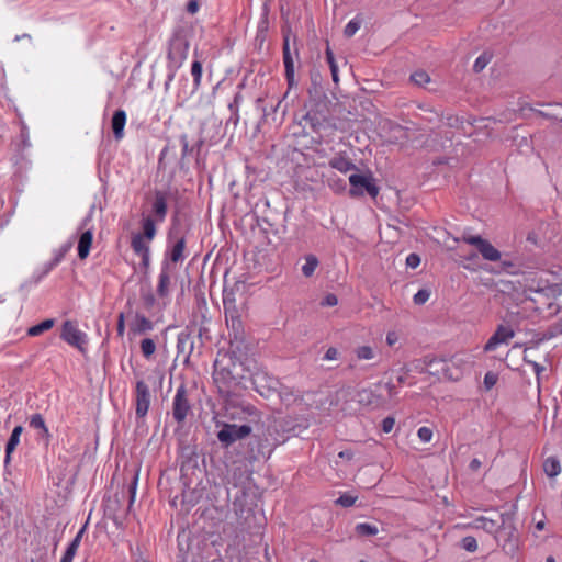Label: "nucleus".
I'll return each instance as SVG.
<instances>
[{
    "mask_svg": "<svg viewBox=\"0 0 562 562\" xmlns=\"http://www.w3.org/2000/svg\"><path fill=\"white\" fill-rule=\"evenodd\" d=\"M199 8H200V4H199L198 0H189L187 3V12L190 14L196 13Z\"/></svg>",
    "mask_w": 562,
    "mask_h": 562,
    "instance_id": "60",
    "label": "nucleus"
},
{
    "mask_svg": "<svg viewBox=\"0 0 562 562\" xmlns=\"http://www.w3.org/2000/svg\"><path fill=\"white\" fill-rule=\"evenodd\" d=\"M526 292L530 294L527 299L533 304V310L540 316L550 318L559 315L562 310V285L561 284H544L540 283L537 286L533 284L528 285Z\"/></svg>",
    "mask_w": 562,
    "mask_h": 562,
    "instance_id": "2",
    "label": "nucleus"
},
{
    "mask_svg": "<svg viewBox=\"0 0 562 562\" xmlns=\"http://www.w3.org/2000/svg\"><path fill=\"white\" fill-rule=\"evenodd\" d=\"M328 166L335 170H338L341 173H347L349 171H358V167L351 160L346 151H340L334 155L328 160Z\"/></svg>",
    "mask_w": 562,
    "mask_h": 562,
    "instance_id": "19",
    "label": "nucleus"
},
{
    "mask_svg": "<svg viewBox=\"0 0 562 562\" xmlns=\"http://www.w3.org/2000/svg\"><path fill=\"white\" fill-rule=\"evenodd\" d=\"M325 55H326V60H327V63L329 65V68H330L333 81L335 83H338V81H339L338 66L336 64L334 53H333L331 48L329 47L328 43H327V47H326V50H325Z\"/></svg>",
    "mask_w": 562,
    "mask_h": 562,
    "instance_id": "35",
    "label": "nucleus"
},
{
    "mask_svg": "<svg viewBox=\"0 0 562 562\" xmlns=\"http://www.w3.org/2000/svg\"><path fill=\"white\" fill-rule=\"evenodd\" d=\"M461 548L468 552H475L477 549V541L474 537L467 536L461 540Z\"/></svg>",
    "mask_w": 562,
    "mask_h": 562,
    "instance_id": "48",
    "label": "nucleus"
},
{
    "mask_svg": "<svg viewBox=\"0 0 562 562\" xmlns=\"http://www.w3.org/2000/svg\"><path fill=\"white\" fill-rule=\"evenodd\" d=\"M356 401L369 409H379L385 406V397L373 389H362L357 392Z\"/></svg>",
    "mask_w": 562,
    "mask_h": 562,
    "instance_id": "16",
    "label": "nucleus"
},
{
    "mask_svg": "<svg viewBox=\"0 0 562 562\" xmlns=\"http://www.w3.org/2000/svg\"><path fill=\"white\" fill-rule=\"evenodd\" d=\"M251 382L255 390L263 397H270L274 393H280V381L265 371L255 372L251 375Z\"/></svg>",
    "mask_w": 562,
    "mask_h": 562,
    "instance_id": "12",
    "label": "nucleus"
},
{
    "mask_svg": "<svg viewBox=\"0 0 562 562\" xmlns=\"http://www.w3.org/2000/svg\"><path fill=\"white\" fill-rule=\"evenodd\" d=\"M338 357V350L335 347H329L324 356L326 360H335Z\"/></svg>",
    "mask_w": 562,
    "mask_h": 562,
    "instance_id": "61",
    "label": "nucleus"
},
{
    "mask_svg": "<svg viewBox=\"0 0 562 562\" xmlns=\"http://www.w3.org/2000/svg\"><path fill=\"white\" fill-rule=\"evenodd\" d=\"M481 467H482V461L480 459H477V458L472 459L470 464H469V469L472 472H477Z\"/></svg>",
    "mask_w": 562,
    "mask_h": 562,
    "instance_id": "62",
    "label": "nucleus"
},
{
    "mask_svg": "<svg viewBox=\"0 0 562 562\" xmlns=\"http://www.w3.org/2000/svg\"><path fill=\"white\" fill-rule=\"evenodd\" d=\"M499 526L495 539L508 553H514L518 548V531L515 527L514 514H499Z\"/></svg>",
    "mask_w": 562,
    "mask_h": 562,
    "instance_id": "6",
    "label": "nucleus"
},
{
    "mask_svg": "<svg viewBox=\"0 0 562 562\" xmlns=\"http://www.w3.org/2000/svg\"><path fill=\"white\" fill-rule=\"evenodd\" d=\"M338 457L341 459L351 460L353 458V452L349 449L342 450L338 453Z\"/></svg>",
    "mask_w": 562,
    "mask_h": 562,
    "instance_id": "63",
    "label": "nucleus"
},
{
    "mask_svg": "<svg viewBox=\"0 0 562 562\" xmlns=\"http://www.w3.org/2000/svg\"><path fill=\"white\" fill-rule=\"evenodd\" d=\"M83 532H85V527H82L78 532L77 535L75 536V538L71 540V542L68 544L65 553H64V557L70 559V560H74V557L76 555V552L79 548V544L81 542V539H82V536H83Z\"/></svg>",
    "mask_w": 562,
    "mask_h": 562,
    "instance_id": "33",
    "label": "nucleus"
},
{
    "mask_svg": "<svg viewBox=\"0 0 562 562\" xmlns=\"http://www.w3.org/2000/svg\"><path fill=\"white\" fill-rule=\"evenodd\" d=\"M360 25H361V21L360 20H357V19H352L351 21H349L347 23V25L345 26V30H344V35L346 37H351L353 36L358 30L360 29Z\"/></svg>",
    "mask_w": 562,
    "mask_h": 562,
    "instance_id": "47",
    "label": "nucleus"
},
{
    "mask_svg": "<svg viewBox=\"0 0 562 562\" xmlns=\"http://www.w3.org/2000/svg\"><path fill=\"white\" fill-rule=\"evenodd\" d=\"M125 498V492L122 491L121 493L116 492L113 497H110L106 501V509L113 513H116L121 505L123 499Z\"/></svg>",
    "mask_w": 562,
    "mask_h": 562,
    "instance_id": "39",
    "label": "nucleus"
},
{
    "mask_svg": "<svg viewBox=\"0 0 562 562\" xmlns=\"http://www.w3.org/2000/svg\"><path fill=\"white\" fill-rule=\"evenodd\" d=\"M191 75L193 77L192 92L200 89L202 79V64L199 60H194L191 65Z\"/></svg>",
    "mask_w": 562,
    "mask_h": 562,
    "instance_id": "34",
    "label": "nucleus"
},
{
    "mask_svg": "<svg viewBox=\"0 0 562 562\" xmlns=\"http://www.w3.org/2000/svg\"><path fill=\"white\" fill-rule=\"evenodd\" d=\"M126 123V113L124 110H116L111 120V127L115 139H121L124 136V126Z\"/></svg>",
    "mask_w": 562,
    "mask_h": 562,
    "instance_id": "27",
    "label": "nucleus"
},
{
    "mask_svg": "<svg viewBox=\"0 0 562 562\" xmlns=\"http://www.w3.org/2000/svg\"><path fill=\"white\" fill-rule=\"evenodd\" d=\"M357 496H353L351 494H348V493H345V494H341L336 501H335V504L336 505H340L341 507H350L352 505H355L356 501H357Z\"/></svg>",
    "mask_w": 562,
    "mask_h": 562,
    "instance_id": "46",
    "label": "nucleus"
},
{
    "mask_svg": "<svg viewBox=\"0 0 562 562\" xmlns=\"http://www.w3.org/2000/svg\"><path fill=\"white\" fill-rule=\"evenodd\" d=\"M36 425H37V439L41 437V438H46L48 440L50 435H49L48 429L44 423V419L42 418V416L40 414H37Z\"/></svg>",
    "mask_w": 562,
    "mask_h": 562,
    "instance_id": "50",
    "label": "nucleus"
},
{
    "mask_svg": "<svg viewBox=\"0 0 562 562\" xmlns=\"http://www.w3.org/2000/svg\"><path fill=\"white\" fill-rule=\"evenodd\" d=\"M319 261L314 255H308L305 257V263L302 266V273L305 277H312L315 272Z\"/></svg>",
    "mask_w": 562,
    "mask_h": 562,
    "instance_id": "37",
    "label": "nucleus"
},
{
    "mask_svg": "<svg viewBox=\"0 0 562 562\" xmlns=\"http://www.w3.org/2000/svg\"><path fill=\"white\" fill-rule=\"evenodd\" d=\"M515 335L509 326L499 325L492 337L487 340L484 350L493 351L499 344L507 342Z\"/></svg>",
    "mask_w": 562,
    "mask_h": 562,
    "instance_id": "21",
    "label": "nucleus"
},
{
    "mask_svg": "<svg viewBox=\"0 0 562 562\" xmlns=\"http://www.w3.org/2000/svg\"><path fill=\"white\" fill-rule=\"evenodd\" d=\"M60 337L69 345L82 350L86 344V335L80 331L70 321L63 324Z\"/></svg>",
    "mask_w": 562,
    "mask_h": 562,
    "instance_id": "17",
    "label": "nucleus"
},
{
    "mask_svg": "<svg viewBox=\"0 0 562 562\" xmlns=\"http://www.w3.org/2000/svg\"><path fill=\"white\" fill-rule=\"evenodd\" d=\"M528 363L532 367L537 375H539L544 370V368L536 361H528Z\"/></svg>",
    "mask_w": 562,
    "mask_h": 562,
    "instance_id": "64",
    "label": "nucleus"
},
{
    "mask_svg": "<svg viewBox=\"0 0 562 562\" xmlns=\"http://www.w3.org/2000/svg\"><path fill=\"white\" fill-rule=\"evenodd\" d=\"M355 355L358 360H372L375 357V352L370 346H359L355 349Z\"/></svg>",
    "mask_w": 562,
    "mask_h": 562,
    "instance_id": "41",
    "label": "nucleus"
},
{
    "mask_svg": "<svg viewBox=\"0 0 562 562\" xmlns=\"http://www.w3.org/2000/svg\"><path fill=\"white\" fill-rule=\"evenodd\" d=\"M501 268L503 271L508 272L510 274L518 273V266L512 260H502Z\"/></svg>",
    "mask_w": 562,
    "mask_h": 562,
    "instance_id": "51",
    "label": "nucleus"
},
{
    "mask_svg": "<svg viewBox=\"0 0 562 562\" xmlns=\"http://www.w3.org/2000/svg\"><path fill=\"white\" fill-rule=\"evenodd\" d=\"M55 321L53 318L45 319L37 324L36 331L37 335L50 329L54 326Z\"/></svg>",
    "mask_w": 562,
    "mask_h": 562,
    "instance_id": "55",
    "label": "nucleus"
},
{
    "mask_svg": "<svg viewBox=\"0 0 562 562\" xmlns=\"http://www.w3.org/2000/svg\"><path fill=\"white\" fill-rule=\"evenodd\" d=\"M170 271L171 268L168 263V260H162L161 262V270L158 277V284H157V295L160 299H166L169 296L170 293V284H171V278H170Z\"/></svg>",
    "mask_w": 562,
    "mask_h": 562,
    "instance_id": "22",
    "label": "nucleus"
},
{
    "mask_svg": "<svg viewBox=\"0 0 562 562\" xmlns=\"http://www.w3.org/2000/svg\"><path fill=\"white\" fill-rule=\"evenodd\" d=\"M456 240H462L465 244L474 246L483 259L487 261L495 262L499 261L502 258L501 251L496 249L487 239L481 237L480 235H472L468 232H463L461 238H457Z\"/></svg>",
    "mask_w": 562,
    "mask_h": 562,
    "instance_id": "11",
    "label": "nucleus"
},
{
    "mask_svg": "<svg viewBox=\"0 0 562 562\" xmlns=\"http://www.w3.org/2000/svg\"><path fill=\"white\" fill-rule=\"evenodd\" d=\"M221 429L216 432V438L222 448H229L236 441L245 439L250 436L252 428L248 424L237 425L222 423Z\"/></svg>",
    "mask_w": 562,
    "mask_h": 562,
    "instance_id": "9",
    "label": "nucleus"
},
{
    "mask_svg": "<svg viewBox=\"0 0 562 562\" xmlns=\"http://www.w3.org/2000/svg\"><path fill=\"white\" fill-rule=\"evenodd\" d=\"M189 32L182 26H178L173 30L172 35L168 42L167 52V79L165 81V89L169 88V85L173 81L178 69L182 66L187 59L189 52Z\"/></svg>",
    "mask_w": 562,
    "mask_h": 562,
    "instance_id": "3",
    "label": "nucleus"
},
{
    "mask_svg": "<svg viewBox=\"0 0 562 562\" xmlns=\"http://www.w3.org/2000/svg\"><path fill=\"white\" fill-rule=\"evenodd\" d=\"M137 483H138V470L133 472V474L131 476V482H130V484L127 486V494H128L127 510H131L132 505H133V503L135 501Z\"/></svg>",
    "mask_w": 562,
    "mask_h": 562,
    "instance_id": "36",
    "label": "nucleus"
},
{
    "mask_svg": "<svg viewBox=\"0 0 562 562\" xmlns=\"http://www.w3.org/2000/svg\"><path fill=\"white\" fill-rule=\"evenodd\" d=\"M154 329V323L144 314L135 313L133 322L130 323V333L134 336L145 335Z\"/></svg>",
    "mask_w": 562,
    "mask_h": 562,
    "instance_id": "23",
    "label": "nucleus"
},
{
    "mask_svg": "<svg viewBox=\"0 0 562 562\" xmlns=\"http://www.w3.org/2000/svg\"><path fill=\"white\" fill-rule=\"evenodd\" d=\"M245 290V282L236 281L232 288L225 286L223 290V306L226 324L244 316V303L237 304L236 293Z\"/></svg>",
    "mask_w": 562,
    "mask_h": 562,
    "instance_id": "7",
    "label": "nucleus"
},
{
    "mask_svg": "<svg viewBox=\"0 0 562 562\" xmlns=\"http://www.w3.org/2000/svg\"><path fill=\"white\" fill-rule=\"evenodd\" d=\"M543 471L549 477H555L561 473V463L557 457H549L543 462Z\"/></svg>",
    "mask_w": 562,
    "mask_h": 562,
    "instance_id": "30",
    "label": "nucleus"
},
{
    "mask_svg": "<svg viewBox=\"0 0 562 562\" xmlns=\"http://www.w3.org/2000/svg\"><path fill=\"white\" fill-rule=\"evenodd\" d=\"M491 59H492V54H490L487 52H484L483 54H481L474 61V65H473L474 72H476V74L481 72L488 65Z\"/></svg>",
    "mask_w": 562,
    "mask_h": 562,
    "instance_id": "43",
    "label": "nucleus"
},
{
    "mask_svg": "<svg viewBox=\"0 0 562 562\" xmlns=\"http://www.w3.org/2000/svg\"><path fill=\"white\" fill-rule=\"evenodd\" d=\"M229 330V345L231 350L237 351L239 353H247V344H246V330L243 318H236L229 321V324H226Z\"/></svg>",
    "mask_w": 562,
    "mask_h": 562,
    "instance_id": "13",
    "label": "nucleus"
},
{
    "mask_svg": "<svg viewBox=\"0 0 562 562\" xmlns=\"http://www.w3.org/2000/svg\"><path fill=\"white\" fill-rule=\"evenodd\" d=\"M282 35H283L282 54H283L285 78H286L289 87H292L295 83L294 60L299 59V56H300L299 40L295 34L291 33L290 29L282 30Z\"/></svg>",
    "mask_w": 562,
    "mask_h": 562,
    "instance_id": "5",
    "label": "nucleus"
},
{
    "mask_svg": "<svg viewBox=\"0 0 562 562\" xmlns=\"http://www.w3.org/2000/svg\"><path fill=\"white\" fill-rule=\"evenodd\" d=\"M180 143H181V146H182L181 158L184 159L193 150V147L192 148L189 147L188 137H187L186 134H182L180 136Z\"/></svg>",
    "mask_w": 562,
    "mask_h": 562,
    "instance_id": "56",
    "label": "nucleus"
},
{
    "mask_svg": "<svg viewBox=\"0 0 562 562\" xmlns=\"http://www.w3.org/2000/svg\"><path fill=\"white\" fill-rule=\"evenodd\" d=\"M420 265V257L419 255L415 254V252H412L407 256L406 258V266L412 268V269H415L417 268L418 266Z\"/></svg>",
    "mask_w": 562,
    "mask_h": 562,
    "instance_id": "54",
    "label": "nucleus"
},
{
    "mask_svg": "<svg viewBox=\"0 0 562 562\" xmlns=\"http://www.w3.org/2000/svg\"><path fill=\"white\" fill-rule=\"evenodd\" d=\"M278 445L279 442L269 439L265 431L262 434H255L249 437L245 445L243 451L244 459L250 464L261 459H268Z\"/></svg>",
    "mask_w": 562,
    "mask_h": 562,
    "instance_id": "4",
    "label": "nucleus"
},
{
    "mask_svg": "<svg viewBox=\"0 0 562 562\" xmlns=\"http://www.w3.org/2000/svg\"><path fill=\"white\" fill-rule=\"evenodd\" d=\"M192 414L190 392L184 383H181L172 400V417L178 425H183L187 417Z\"/></svg>",
    "mask_w": 562,
    "mask_h": 562,
    "instance_id": "10",
    "label": "nucleus"
},
{
    "mask_svg": "<svg viewBox=\"0 0 562 562\" xmlns=\"http://www.w3.org/2000/svg\"><path fill=\"white\" fill-rule=\"evenodd\" d=\"M243 355L234 350L220 352L214 361L213 381L220 395L226 401L239 395L245 389L243 382L246 379V368L240 359Z\"/></svg>",
    "mask_w": 562,
    "mask_h": 562,
    "instance_id": "1",
    "label": "nucleus"
},
{
    "mask_svg": "<svg viewBox=\"0 0 562 562\" xmlns=\"http://www.w3.org/2000/svg\"><path fill=\"white\" fill-rule=\"evenodd\" d=\"M186 238L178 237L170 248L166 251L164 260H168L169 266L178 263L184 259Z\"/></svg>",
    "mask_w": 562,
    "mask_h": 562,
    "instance_id": "24",
    "label": "nucleus"
},
{
    "mask_svg": "<svg viewBox=\"0 0 562 562\" xmlns=\"http://www.w3.org/2000/svg\"><path fill=\"white\" fill-rule=\"evenodd\" d=\"M135 395H136V407L135 414L137 418H144L150 406V391L149 386L145 383L144 380H138L135 385Z\"/></svg>",
    "mask_w": 562,
    "mask_h": 562,
    "instance_id": "15",
    "label": "nucleus"
},
{
    "mask_svg": "<svg viewBox=\"0 0 562 562\" xmlns=\"http://www.w3.org/2000/svg\"><path fill=\"white\" fill-rule=\"evenodd\" d=\"M394 424H395V419L393 417H391V416L385 417L382 420V425H381L383 432H385V434L391 432L394 427Z\"/></svg>",
    "mask_w": 562,
    "mask_h": 562,
    "instance_id": "58",
    "label": "nucleus"
},
{
    "mask_svg": "<svg viewBox=\"0 0 562 562\" xmlns=\"http://www.w3.org/2000/svg\"><path fill=\"white\" fill-rule=\"evenodd\" d=\"M411 81L418 87H424L430 81V77L426 71L418 70L411 75Z\"/></svg>",
    "mask_w": 562,
    "mask_h": 562,
    "instance_id": "44",
    "label": "nucleus"
},
{
    "mask_svg": "<svg viewBox=\"0 0 562 562\" xmlns=\"http://www.w3.org/2000/svg\"><path fill=\"white\" fill-rule=\"evenodd\" d=\"M133 251L140 257V266L146 271L150 266V247L148 244H142L140 236H133L131 240Z\"/></svg>",
    "mask_w": 562,
    "mask_h": 562,
    "instance_id": "25",
    "label": "nucleus"
},
{
    "mask_svg": "<svg viewBox=\"0 0 562 562\" xmlns=\"http://www.w3.org/2000/svg\"><path fill=\"white\" fill-rule=\"evenodd\" d=\"M417 436L423 442H429L432 438V430L429 427L423 426L418 429Z\"/></svg>",
    "mask_w": 562,
    "mask_h": 562,
    "instance_id": "52",
    "label": "nucleus"
},
{
    "mask_svg": "<svg viewBox=\"0 0 562 562\" xmlns=\"http://www.w3.org/2000/svg\"><path fill=\"white\" fill-rule=\"evenodd\" d=\"M140 350L146 359H149L156 351V344L151 338H144L140 341Z\"/></svg>",
    "mask_w": 562,
    "mask_h": 562,
    "instance_id": "42",
    "label": "nucleus"
},
{
    "mask_svg": "<svg viewBox=\"0 0 562 562\" xmlns=\"http://www.w3.org/2000/svg\"><path fill=\"white\" fill-rule=\"evenodd\" d=\"M22 432H23L22 426H16L13 429V431L7 442V446H5V461L9 460L11 453L15 450L16 446L19 445L20 437H21Z\"/></svg>",
    "mask_w": 562,
    "mask_h": 562,
    "instance_id": "31",
    "label": "nucleus"
},
{
    "mask_svg": "<svg viewBox=\"0 0 562 562\" xmlns=\"http://www.w3.org/2000/svg\"><path fill=\"white\" fill-rule=\"evenodd\" d=\"M251 473L246 465H236L228 472L227 483L234 487H245L251 479Z\"/></svg>",
    "mask_w": 562,
    "mask_h": 562,
    "instance_id": "20",
    "label": "nucleus"
},
{
    "mask_svg": "<svg viewBox=\"0 0 562 562\" xmlns=\"http://www.w3.org/2000/svg\"><path fill=\"white\" fill-rule=\"evenodd\" d=\"M304 127L310 126L313 133H316L319 137H323V132L331 127V124L327 116L319 110L311 109L302 117Z\"/></svg>",
    "mask_w": 562,
    "mask_h": 562,
    "instance_id": "14",
    "label": "nucleus"
},
{
    "mask_svg": "<svg viewBox=\"0 0 562 562\" xmlns=\"http://www.w3.org/2000/svg\"><path fill=\"white\" fill-rule=\"evenodd\" d=\"M93 240V233L91 229H87L79 236L78 240V257L83 260L89 256L90 248Z\"/></svg>",
    "mask_w": 562,
    "mask_h": 562,
    "instance_id": "28",
    "label": "nucleus"
},
{
    "mask_svg": "<svg viewBox=\"0 0 562 562\" xmlns=\"http://www.w3.org/2000/svg\"><path fill=\"white\" fill-rule=\"evenodd\" d=\"M338 303V299L335 294L328 293L321 302L322 306H335Z\"/></svg>",
    "mask_w": 562,
    "mask_h": 562,
    "instance_id": "59",
    "label": "nucleus"
},
{
    "mask_svg": "<svg viewBox=\"0 0 562 562\" xmlns=\"http://www.w3.org/2000/svg\"><path fill=\"white\" fill-rule=\"evenodd\" d=\"M475 527L479 529H483L484 531L488 533H494V537L497 533L498 526H499V515L497 516V519H492L487 517H479L474 520Z\"/></svg>",
    "mask_w": 562,
    "mask_h": 562,
    "instance_id": "29",
    "label": "nucleus"
},
{
    "mask_svg": "<svg viewBox=\"0 0 562 562\" xmlns=\"http://www.w3.org/2000/svg\"><path fill=\"white\" fill-rule=\"evenodd\" d=\"M326 183L328 188L336 194H341L347 189L346 181L342 178L338 177L336 173L328 176Z\"/></svg>",
    "mask_w": 562,
    "mask_h": 562,
    "instance_id": "32",
    "label": "nucleus"
},
{
    "mask_svg": "<svg viewBox=\"0 0 562 562\" xmlns=\"http://www.w3.org/2000/svg\"><path fill=\"white\" fill-rule=\"evenodd\" d=\"M349 195L351 198L363 196L364 193L372 199H375L379 195L380 188L371 172L367 175L352 173L349 177Z\"/></svg>",
    "mask_w": 562,
    "mask_h": 562,
    "instance_id": "8",
    "label": "nucleus"
},
{
    "mask_svg": "<svg viewBox=\"0 0 562 562\" xmlns=\"http://www.w3.org/2000/svg\"><path fill=\"white\" fill-rule=\"evenodd\" d=\"M67 249L59 250L53 259H50L47 263L44 265V269L37 280L44 276H46L52 269H54L64 258V255Z\"/></svg>",
    "mask_w": 562,
    "mask_h": 562,
    "instance_id": "40",
    "label": "nucleus"
},
{
    "mask_svg": "<svg viewBox=\"0 0 562 562\" xmlns=\"http://www.w3.org/2000/svg\"><path fill=\"white\" fill-rule=\"evenodd\" d=\"M116 331L119 337H123L125 333V316L124 313H120L117 316Z\"/></svg>",
    "mask_w": 562,
    "mask_h": 562,
    "instance_id": "57",
    "label": "nucleus"
},
{
    "mask_svg": "<svg viewBox=\"0 0 562 562\" xmlns=\"http://www.w3.org/2000/svg\"><path fill=\"white\" fill-rule=\"evenodd\" d=\"M140 297H142L144 307L147 311H150L157 303L156 296L150 290H148L146 292H142Z\"/></svg>",
    "mask_w": 562,
    "mask_h": 562,
    "instance_id": "45",
    "label": "nucleus"
},
{
    "mask_svg": "<svg viewBox=\"0 0 562 562\" xmlns=\"http://www.w3.org/2000/svg\"><path fill=\"white\" fill-rule=\"evenodd\" d=\"M156 218L154 220L150 216L143 218L142 228L143 233L134 234L133 236H140L142 244H148L155 238L157 229L155 225Z\"/></svg>",
    "mask_w": 562,
    "mask_h": 562,
    "instance_id": "26",
    "label": "nucleus"
},
{
    "mask_svg": "<svg viewBox=\"0 0 562 562\" xmlns=\"http://www.w3.org/2000/svg\"><path fill=\"white\" fill-rule=\"evenodd\" d=\"M484 386L486 390H491L497 382V374H495L494 372L492 371H488L485 375H484Z\"/></svg>",
    "mask_w": 562,
    "mask_h": 562,
    "instance_id": "53",
    "label": "nucleus"
},
{
    "mask_svg": "<svg viewBox=\"0 0 562 562\" xmlns=\"http://www.w3.org/2000/svg\"><path fill=\"white\" fill-rule=\"evenodd\" d=\"M430 297V291L428 289H420L413 297V302L416 305L425 304Z\"/></svg>",
    "mask_w": 562,
    "mask_h": 562,
    "instance_id": "49",
    "label": "nucleus"
},
{
    "mask_svg": "<svg viewBox=\"0 0 562 562\" xmlns=\"http://www.w3.org/2000/svg\"><path fill=\"white\" fill-rule=\"evenodd\" d=\"M356 532L362 537H372L378 535L379 529L375 525H371L368 522H361L356 526Z\"/></svg>",
    "mask_w": 562,
    "mask_h": 562,
    "instance_id": "38",
    "label": "nucleus"
},
{
    "mask_svg": "<svg viewBox=\"0 0 562 562\" xmlns=\"http://www.w3.org/2000/svg\"><path fill=\"white\" fill-rule=\"evenodd\" d=\"M169 195L168 191L155 190L154 192L151 212L155 215L156 221L159 223L164 222L167 216Z\"/></svg>",
    "mask_w": 562,
    "mask_h": 562,
    "instance_id": "18",
    "label": "nucleus"
}]
</instances>
